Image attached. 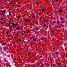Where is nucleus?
<instances>
[{"label":"nucleus","instance_id":"32","mask_svg":"<svg viewBox=\"0 0 67 67\" xmlns=\"http://www.w3.org/2000/svg\"><path fill=\"white\" fill-rule=\"evenodd\" d=\"M52 33H54V31H52Z\"/></svg>","mask_w":67,"mask_h":67},{"label":"nucleus","instance_id":"17","mask_svg":"<svg viewBox=\"0 0 67 67\" xmlns=\"http://www.w3.org/2000/svg\"><path fill=\"white\" fill-rule=\"evenodd\" d=\"M45 21V19H44L43 20V22H44V21Z\"/></svg>","mask_w":67,"mask_h":67},{"label":"nucleus","instance_id":"35","mask_svg":"<svg viewBox=\"0 0 67 67\" xmlns=\"http://www.w3.org/2000/svg\"><path fill=\"white\" fill-rule=\"evenodd\" d=\"M21 41V40L20 39L19 40V41Z\"/></svg>","mask_w":67,"mask_h":67},{"label":"nucleus","instance_id":"29","mask_svg":"<svg viewBox=\"0 0 67 67\" xmlns=\"http://www.w3.org/2000/svg\"><path fill=\"white\" fill-rule=\"evenodd\" d=\"M37 4H38V3H39V2H37Z\"/></svg>","mask_w":67,"mask_h":67},{"label":"nucleus","instance_id":"36","mask_svg":"<svg viewBox=\"0 0 67 67\" xmlns=\"http://www.w3.org/2000/svg\"><path fill=\"white\" fill-rule=\"evenodd\" d=\"M3 24V22L2 23V24Z\"/></svg>","mask_w":67,"mask_h":67},{"label":"nucleus","instance_id":"22","mask_svg":"<svg viewBox=\"0 0 67 67\" xmlns=\"http://www.w3.org/2000/svg\"><path fill=\"white\" fill-rule=\"evenodd\" d=\"M2 19H3L2 18H1L0 19V20H2Z\"/></svg>","mask_w":67,"mask_h":67},{"label":"nucleus","instance_id":"46","mask_svg":"<svg viewBox=\"0 0 67 67\" xmlns=\"http://www.w3.org/2000/svg\"><path fill=\"white\" fill-rule=\"evenodd\" d=\"M66 57H67V55H66Z\"/></svg>","mask_w":67,"mask_h":67},{"label":"nucleus","instance_id":"28","mask_svg":"<svg viewBox=\"0 0 67 67\" xmlns=\"http://www.w3.org/2000/svg\"><path fill=\"white\" fill-rule=\"evenodd\" d=\"M23 32L24 33H25V32L24 31H23Z\"/></svg>","mask_w":67,"mask_h":67},{"label":"nucleus","instance_id":"2","mask_svg":"<svg viewBox=\"0 0 67 67\" xmlns=\"http://www.w3.org/2000/svg\"><path fill=\"white\" fill-rule=\"evenodd\" d=\"M57 25H58L59 23H60V21H57Z\"/></svg>","mask_w":67,"mask_h":67},{"label":"nucleus","instance_id":"12","mask_svg":"<svg viewBox=\"0 0 67 67\" xmlns=\"http://www.w3.org/2000/svg\"><path fill=\"white\" fill-rule=\"evenodd\" d=\"M1 53L2 54H4V52L3 51L2 52H1Z\"/></svg>","mask_w":67,"mask_h":67},{"label":"nucleus","instance_id":"30","mask_svg":"<svg viewBox=\"0 0 67 67\" xmlns=\"http://www.w3.org/2000/svg\"><path fill=\"white\" fill-rule=\"evenodd\" d=\"M9 15H11V13L9 14Z\"/></svg>","mask_w":67,"mask_h":67},{"label":"nucleus","instance_id":"8","mask_svg":"<svg viewBox=\"0 0 67 67\" xmlns=\"http://www.w3.org/2000/svg\"><path fill=\"white\" fill-rule=\"evenodd\" d=\"M58 65H61V63H58Z\"/></svg>","mask_w":67,"mask_h":67},{"label":"nucleus","instance_id":"5","mask_svg":"<svg viewBox=\"0 0 67 67\" xmlns=\"http://www.w3.org/2000/svg\"><path fill=\"white\" fill-rule=\"evenodd\" d=\"M58 52H56V53H55V54L56 55H58Z\"/></svg>","mask_w":67,"mask_h":67},{"label":"nucleus","instance_id":"45","mask_svg":"<svg viewBox=\"0 0 67 67\" xmlns=\"http://www.w3.org/2000/svg\"><path fill=\"white\" fill-rule=\"evenodd\" d=\"M31 39H32V38H31Z\"/></svg>","mask_w":67,"mask_h":67},{"label":"nucleus","instance_id":"37","mask_svg":"<svg viewBox=\"0 0 67 67\" xmlns=\"http://www.w3.org/2000/svg\"><path fill=\"white\" fill-rule=\"evenodd\" d=\"M18 35H18V34H17V36H18Z\"/></svg>","mask_w":67,"mask_h":67},{"label":"nucleus","instance_id":"31","mask_svg":"<svg viewBox=\"0 0 67 67\" xmlns=\"http://www.w3.org/2000/svg\"><path fill=\"white\" fill-rule=\"evenodd\" d=\"M2 15H3V16L4 15V14H2Z\"/></svg>","mask_w":67,"mask_h":67},{"label":"nucleus","instance_id":"25","mask_svg":"<svg viewBox=\"0 0 67 67\" xmlns=\"http://www.w3.org/2000/svg\"><path fill=\"white\" fill-rule=\"evenodd\" d=\"M11 24V22H10L9 24Z\"/></svg>","mask_w":67,"mask_h":67},{"label":"nucleus","instance_id":"3","mask_svg":"<svg viewBox=\"0 0 67 67\" xmlns=\"http://www.w3.org/2000/svg\"><path fill=\"white\" fill-rule=\"evenodd\" d=\"M30 21V19H28V20H25V21L26 22H28V21Z\"/></svg>","mask_w":67,"mask_h":67},{"label":"nucleus","instance_id":"23","mask_svg":"<svg viewBox=\"0 0 67 67\" xmlns=\"http://www.w3.org/2000/svg\"><path fill=\"white\" fill-rule=\"evenodd\" d=\"M6 34H8V32H6Z\"/></svg>","mask_w":67,"mask_h":67},{"label":"nucleus","instance_id":"43","mask_svg":"<svg viewBox=\"0 0 67 67\" xmlns=\"http://www.w3.org/2000/svg\"><path fill=\"white\" fill-rule=\"evenodd\" d=\"M66 2L67 3V1H66Z\"/></svg>","mask_w":67,"mask_h":67},{"label":"nucleus","instance_id":"39","mask_svg":"<svg viewBox=\"0 0 67 67\" xmlns=\"http://www.w3.org/2000/svg\"><path fill=\"white\" fill-rule=\"evenodd\" d=\"M40 67H42V66H40Z\"/></svg>","mask_w":67,"mask_h":67},{"label":"nucleus","instance_id":"21","mask_svg":"<svg viewBox=\"0 0 67 67\" xmlns=\"http://www.w3.org/2000/svg\"><path fill=\"white\" fill-rule=\"evenodd\" d=\"M10 4H13V3H12V2H11L10 3Z\"/></svg>","mask_w":67,"mask_h":67},{"label":"nucleus","instance_id":"18","mask_svg":"<svg viewBox=\"0 0 67 67\" xmlns=\"http://www.w3.org/2000/svg\"><path fill=\"white\" fill-rule=\"evenodd\" d=\"M16 28L17 29H19V27H17Z\"/></svg>","mask_w":67,"mask_h":67},{"label":"nucleus","instance_id":"1","mask_svg":"<svg viewBox=\"0 0 67 67\" xmlns=\"http://www.w3.org/2000/svg\"><path fill=\"white\" fill-rule=\"evenodd\" d=\"M12 25H13V27H14V26H16V25H17L16 24H15V25L14 24V23H12Z\"/></svg>","mask_w":67,"mask_h":67},{"label":"nucleus","instance_id":"33","mask_svg":"<svg viewBox=\"0 0 67 67\" xmlns=\"http://www.w3.org/2000/svg\"><path fill=\"white\" fill-rule=\"evenodd\" d=\"M39 15H40L41 14V13H39Z\"/></svg>","mask_w":67,"mask_h":67},{"label":"nucleus","instance_id":"40","mask_svg":"<svg viewBox=\"0 0 67 67\" xmlns=\"http://www.w3.org/2000/svg\"><path fill=\"white\" fill-rule=\"evenodd\" d=\"M54 58H56V57H54Z\"/></svg>","mask_w":67,"mask_h":67},{"label":"nucleus","instance_id":"15","mask_svg":"<svg viewBox=\"0 0 67 67\" xmlns=\"http://www.w3.org/2000/svg\"><path fill=\"white\" fill-rule=\"evenodd\" d=\"M10 24H9V25H8L9 26H11V25H10Z\"/></svg>","mask_w":67,"mask_h":67},{"label":"nucleus","instance_id":"13","mask_svg":"<svg viewBox=\"0 0 67 67\" xmlns=\"http://www.w3.org/2000/svg\"><path fill=\"white\" fill-rule=\"evenodd\" d=\"M14 38H16V36H14Z\"/></svg>","mask_w":67,"mask_h":67},{"label":"nucleus","instance_id":"9","mask_svg":"<svg viewBox=\"0 0 67 67\" xmlns=\"http://www.w3.org/2000/svg\"><path fill=\"white\" fill-rule=\"evenodd\" d=\"M55 2H58V0H55Z\"/></svg>","mask_w":67,"mask_h":67},{"label":"nucleus","instance_id":"24","mask_svg":"<svg viewBox=\"0 0 67 67\" xmlns=\"http://www.w3.org/2000/svg\"><path fill=\"white\" fill-rule=\"evenodd\" d=\"M20 17H18V19H20Z\"/></svg>","mask_w":67,"mask_h":67},{"label":"nucleus","instance_id":"19","mask_svg":"<svg viewBox=\"0 0 67 67\" xmlns=\"http://www.w3.org/2000/svg\"><path fill=\"white\" fill-rule=\"evenodd\" d=\"M43 26H46V25H45V24H44L43 25Z\"/></svg>","mask_w":67,"mask_h":67},{"label":"nucleus","instance_id":"27","mask_svg":"<svg viewBox=\"0 0 67 67\" xmlns=\"http://www.w3.org/2000/svg\"><path fill=\"white\" fill-rule=\"evenodd\" d=\"M38 27H37V28H36V29H37V30H38Z\"/></svg>","mask_w":67,"mask_h":67},{"label":"nucleus","instance_id":"4","mask_svg":"<svg viewBox=\"0 0 67 67\" xmlns=\"http://www.w3.org/2000/svg\"><path fill=\"white\" fill-rule=\"evenodd\" d=\"M60 19L62 21H63V18H60Z\"/></svg>","mask_w":67,"mask_h":67},{"label":"nucleus","instance_id":"38","mask_svg":"<svg viewBox=\"0 0 67 67\" xmlns=\"http://www.w3.org/2000/svg\"><path fill=\"white\" fill-rule=\"evenodd\" d=\"M4 51H5V50H6V49H4Z\"/></svg>","mask_w":67,"mask_h":67},{"label":"nucleus","instance_id":"7","mask_svg":"<svg viewBox=\"0 0 67 67\" xmlns=\"http://www.w3.org/2000/svg\"><path fill=\"white\" fill-rule=\"evenodd\" d=\"M63 10H60V11L61 12H63Z\"/></svg>","mask_w":67,"mask_h":67},{"label":"nucleus","instance_id":"42","mask_svg":"<svg viewBox=\"0 0 67 67\" xmlns=\"http://www.w3.org/2000/svg\"><path fill=\"white\" fill-rule=\"evenodd\" d=\"M8 36H9V35H8Z\"/></svg>","mask_w":67,"mask_h":67},{"label":"nucleus","instance_id":"44","mask_svg":"<svg viewBox=\"0 0 67 67\" xmlns=\"http://www.w3.org/2000/svg\"><path fill=\"white\" fill-rule=\"evenodd\" d=\"M1 9L0 8V10H1Z\"/></svg>","mask_w":67,"mask_h":67},{"label":"nucleus","instance_id":"20","mask_svg":"<svg viewBox=\"0 0 67 67\" xmlns=\"http://www.w3.org/2000/svg\"><path fill=\"white\" fill-rule=\"evenodd\" d=\"M10 30H12V27H10Z\"/></svg>","mask_w":67,"mask_h":67},{"label":"nucleus","instance_id":"11","mask_svg":"<svg viewBox=\"0 0 67 67\" xmlns=\"http://www.w3.org/2000/svg\"><path fill=\"white\" fill-rule=\"evenodd\" d=\"M42 11H43V12H44V9H42Z\"/></svg>","mask_w":67,"mask_h":67},{"label":"nucleus","instance_id":"14","mask_svg":"<svg viewBox=\"0 0 67 67\" xmlns=\"http://www.w3.org/2000/svg\"><path fill=\"white\" fill-rule=\"evenodd\" d=\"M34 42H35V41H36V39H34Z\"/></svg>","mask_w":67,"mask_h":67},{"label":"nucleus","instance_id":"16","mask_svg":"<svg viewBox=\"0 0 67 67\" xmlns=\"http://www.w3.org/2000/svg\"><path fill=\"white\" fill-rule=\"evenodd\" d=\"M33 18H35V16L34 15L33 17Z\"/></svg>","mask_w":67,"mask_h":67},{"label":"nucleus","instance_id":"34","mask_svg":"<svg viewBox=\"0 0 67 67\" xmlns=\"http://www.w3.org/2000/svg\"><path fill=\"white\" fill-rule=\"evenodd\" d=\"M27 33H29V31H27Z\"/></svg>","mask_w":67,"mask_h":67},{"label":"nucleus","instance_id":"6","mask_svg":"<svg viewBox=\"0 0 67 67\" xmlns=\"http://www.w3.org/2000/svg\"><path fill=\"white\" fill-rule=\"evenodd\" d=\"M2 12H3V13H5V11H4V10H3Z\"/></svg>","mask_w":67,"mask_h":67},{"label":"nucleus","instance_id":"10","mask_svg":"<svg viewBox=\"0 0 67 67\" xmlns=\"http://www.w3.org/2000/svg\"><path fill=\"white\" fill-rule=\"evenodd\" d=\"M18 7H19V8H20V7H21V6H20V5H18Z\"/></svg>","mask_w":67,"mask_h":67},{"label":"nucleus","instance_id":"26","mask_svg":"<svg viewBox=\"0 0 67 67\" xmlns=\"http://www.w3.org/2000/svg\"><path fill=\"white\" fill-rule=\"evenodd\" d=\"M53 22L54 23H55V21H53Z\"/></svg>","mask_w":67,"mask_h":67},{"label":"nucleus","instance_id":"41","mask_svg":"<svg viewBox=\"0 0 67 67\" xmlns=\"http://www.w3.org/2000/svg\"><path fill=\"white\" fill-rule=\"evenodd\" d=\"M25 46H26V44H25Z\"/></svg>","mask_w":67,"mask_h":67}]
</instances>
